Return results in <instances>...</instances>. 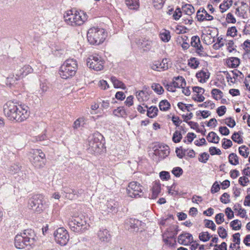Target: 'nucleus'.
I'll return each instance as SVG.
<instances>
[{"label": "nucleus", "mask_w": 250, "mask_h": 250, "mask_svg": "<svg viewBox=\"0 0 250 250\" xmlns=\"http://www.w3.org/2000/svg\"><path fill=\"white\" fill-rule=\"evenodd\" d=\"M3 112L9 120L17 122L25 121L30 114L29 108L27 105L10 101L4 104Z\"/></svg>", "instance_id": "nucleus-1"}, {"label": "nucleus", "mask_w": 250, "mask_h": 250, "mask_svg": "<svg viewBox=\"0 0 250 250\" xmlns=\"http://www.w3.org/2000/svg\"><path fill=\"white\" fill-rule=\"evenodd\" d=\"M65 23L69 26L76 27L83 25L88 19V16L83 11L68 10L63 15Z\"/></svg>", "instance_id": "nucleus-2"}, {"label": "nucleus", "mask_w": 250, "mask_h": 250, "mask_svg": "<svg viewBox=\"0 0 250 250\" xmlns=\"http://www.w3.org/2000/svg\"><path fill=\"white\" fill-rule=\"evenodd\" d=\"M36 235L31 229L25 230L21 234H17L15 238V246L16 248L22 249L31 246L35 241Z\"/></svg>", "instance_id": "nucleus-3"}, {"label": "nucleus", "mask_w": 250, "mask_h": 250, "mask_svg": "<svg viewBox=\"0 0 250 250\" xmlns=\"http://www.w3.org/2000/svg\"><path fill=\"white\" fill-rule=\"evenodd\" d=\"M107 37V33L104 29L93 27L88 29L87 38L88 42L93 45H99L104 42Z\"/></svg>", "instance_id": "nucleus-4"}, {"label": "nucleus", "mask_w": 250, "mask_h": 250, "mask_svg": "<svg viewBox=\"0 0 250 250\" xmlns=\"http://www.w3.org/2000/svg\"><path fill=\"white\" fill-rule=\"evenodd\" d=\"M77 62L75 60L67 59L61 66L60 69V75L62 78L68 79L74 76L77 69Z\"/></svg>", "instance_id": "nucleus-5"}, {"label": "nucleus", "mask_w": 250, "mask_h": 250, "mask_svg": "<svg viewBox=\"0 0 250 250\" xmlns=\"http://www.w3.org/2000/svg\"><path fill=\"white\" fill-rule=\"evenodd\" d=\"M47 207L46 201L41 194L33 196L28 201V208L37 213L42 212Z\"/></svg>", "instance_id": "nucleus-6"}, {"label": "nucleus", "mask_w": 250, "mask_h": 250, "mask_svg": "<svg viewBox=\"0 0 250 250\" xmlns=\"http://www.w3.org/2000/svg\"><path fill=\"white\" fill-rule=\"evenodd\" d=\"M30 161L36 168H42L45 165V155L41 149H33L29 153Z\"/></svg>", "instance_id": "nucleus-7"}, {"label": "nucleus", "mask_w": 250, "mask_h": 250, "mask_svg": "<svg viewBox=\"0 0 250 250\" xmlns=\"http://www.w3.org/2000/svg\"><path fill=\"white\" fill-rule=\"evenodd\" d=\"M68 224L70 229L74 232L83 231L88 227L86 218L83 216L72 217L69 219Z\"/></svg>", "instance_id": "nucleus-8"}, {"label": "nucleus", "mask_w": 250, "mask_h": 250, "mask_svg": "<svg viewBox=\"0 0 250 250\" xmlns=\"http://www.w3.org/2000/svg\"><path fill=\"white\" fill-rule=\"evenodd\" d=\"M56 243L61 246H65L69 240L68 231L64 228H59L55 230L53 233Z\"/></svg>", "instance_id": "nucleus-9"}, {"label": "nucleus", "mask_w": 250, "mask_h": 250, "mask_svg": "<svg viewBox=\"0 0 250 250\" xmlns=\"http://www.w3.org/2000/svg\"><path fill=\"white\" fill-rule=\"evenodd\" d=\"M87 65L96 71H101L104 68V61L98 54L90 55L87 59Z\"/></svg>", "instance_id": "nucleus-10"}, {"label": "nucleus", "mask_w": 250, "mask_h": 250, "mask_svg": "<svg viewBox=\"0 0 250 250\" xmlns=\"http://www.w3.org/2000/svg\"><path fill=\"white\" fill-rule=\"evenodd\" d=\"M126 190L128 196L131 198L140 197L143 194L142 186L136 181L130 182Z\"/></svg>", "instance_id": "nucleus-11"}, {"label": "nucleus", "mask_w": 250, "mask_h": 250, "mask_svg": "<svg viewBox=\"0 0 250 250\" xmlns=\"http://www.w3.org/2000/svg\"><path fill=\"white\" fill-rule=\"evenodd\" d=\"M102 138L103 136L99 133L94 134L90 138L89 140V146L91 150L94 152H99L100 147L103 146L100 141Z\"/></svg>", "instance_id": "nucleus-12"}, {"label": "nucleus", "mask_w": 250, "mask_h": 250, "mask_svg": "<svg viewBox=\"0 0 250 250\" xmlns=\"http://www.w3.org/2000/svg\"><path fill=\"white\" fill-rule=\"evenodd\" d=\"M177 242L180 245L188 246L193 242V237L191 234L187 232H183L178 236Z\"/></svg>", "instance_id": "nucleus-13"}, {"label": "nucleus", "mask_w": 250, "mask_h": 250, "mask_svg": "<svg viewBox=\"0 0 250 250\" xmlns=\"http://www.w3.org/2000/svg\"><path fill=\"white\" fill-rule=\"evenodd\" d=\"M197 20L199 21H211L213 20V16L204 8H200L196 14Z\"/></svg>", "instance_id": "nucleus-14"}, {"label": "nucleus", "mask_w": 250, "mask_h": 250, "mask_svg": "<svg viewBox=\"0 0 250 250\" xmlns=\"http://www.w3.org/2000/svg\"><path fill=\"white\" fill-rule=\"evenodd\" d=\"M118 206V204L114 200L110 199L108 200L106 204L101 206L102 211L108 213L111 211H115Z\"/></svg>", "instance_id": "nucleus-15"}, {"label": "nucleus", "mask_w": 250, "mask_h": 250, "mask_svg": "<svg viewBox=\"0 0 250 250\" xmlns=\"http://www.w3.org/2000/svg\"><path fill=\"white\" fill-rule=\"evenodd\" d=\"M151 68L155 71H162L167 69L168 65L167 59H163L162 61H158L154 62L151 66Z\"/></svg>", "instance_id": "nucleus-16"}, {"label": "nucleus", "mask_w": 250, "mask_h": 250, "mask_svg": "<svg viewBox=\"0 0 250 250\" xmlns=\"http://www.w3.org/2000/svg\"><path fill=\"white\" fill-rule=\"evenodd\" d=\"M191 45L196 48V52L200 55H204V48L201 44L200 38L198 36H193L191 39Z\"/></svg>", "instance_id": "nucleus-17"}, {"label": "nucleus", "mask_w": 250, "mask_h": 250, "mask_svg": "<svg viewBox=\"0 0 250 250\" xmlns=\"http://www.w3.org/2000/svg\"><path fill=\"white\" fill-rule=\"evenodd\" d=\"M33 68L29 65H25L23 67L16 70L18 79H22L33 71Z\"/></svg>", "instance_id": "nucleus-18"}, {"label": "nucleus", "mask_w": 250, "mask_h": 250, "mask_svg": "<svg viewBox=\"0 0 250 250\" xmlns=\"http://www.w3.org/2000/svg\"><path fill=\"white\" fill-rule=\"evenodd\" d=\"M78 191L71 189L67 187L63 188L62 190V194L65 196V198L70 200H73L78 197Z\"/></svg>", "instance_id": "nucleus-19"}, {"label": "nucleus", "mask_w": 250, "mask_h": 250, "mask_svg": "<svg viewBox=\"0 0 250 250\" xmlns=\"http://www.w3.org/2000/svg\"><path fill=\"white\" fill-rule=\"evenodd\" d=\"M209 76L210 73L206 69H204L198 71L196 74V77L198 81L202 83H206L209 79Z\"/></svg>", "instance_id": "nucleus-20"}, {"label": "nucleus", "mask_w": 250, "mask_h": 250, "mask_svg": "<svg viewBox=\"0 0 250 250\" xmlns=\"http://www.w3.org/2000/svg\"><path fill=\"white\" fill-rule=\"evenodd\" d=\"M136 43L144 50L149 49L152 44V42L145 38L139 39L136 41Z\"/></svg>", "instance_id": "nucleus-21"}, {"label": "nucleus", "mask_w": 250, "mask_h": 250, "mask_svg": "<svg viewBox=\"0 0 250 250\" xmlns=\"http://www.w3.org/2000/svg\"><path fill=\"white\" fill-rule=\"evenodd\" d=\"M99 239L103 242H108L110 240V235L106 229L100 230L98 233Z\"/></svg>", "instance_id": "nucleus-22"}, {"label": "nucleus", "mask_w": 250, "mask_h": 250, "mask_svg": "<svg viewBox=\"0 0 250 250\" xmlns=\"http://www.w3.org/2000/svg\"><path fill=\"white\" fill-rule=\"evenodd\" d=\"M135 95L138 101L140 103L147 101L149 99L147 92L144 90L136 91Z\"/></svg>", "instance_id": "nucleus-23"}, {"label": "nucleus", "mask_w": 250, "mask_h": 250, "mask_svg": "<svg viewBox=\"0 0 250 250\" xmlns=\"http://www.w3.org/2000/svg\"><path fill=\"white\" fill-rule=\"evenodd\" d=\"M172 82L176 88L183 87V86H186V81L182 76L174 77Z\"/></svg>", "instance_id": "nucleus-24"}, {"label": "nucleus", "mask_w": 250, "mask_h": 250, "mask_svg": "<svg viewBox=\"0 0 250 250\" xmlns=\"http://www.w3.org/2000/svg\"><path fill=\"white\" fill-rule=\"evenodd\" d=\"M127 7L131 10H137L140 6L139 0H125Z\"/></svg>", "instance_id": "nucleus-25"}, {"label": "nucleus", "mask_w": 250, "mask_h": 250, "mask_svg": "<svg viewBox=\"0 0 250 250\" xmlns=\"http://www.w3.org/2000/svg\"><path fill=\"white\" fill-rule=\"evenodd\" d=\"M227 65L231 68H236L240 64V59L237 57H230L226 61Z\"/></svg>", "instance_id": "nucleus-26"}, {"label": "nucleus", "mask_w": 250, "mask_h": 250, "mask_svg": "<svg viewBox=\"0 0 250 250\" xmlns=\"http://www.w3.org/2000/svg\"><path fill=\"white\" fill-rule=\"evenodd\" d=\"M182 12L188 16H190L195 12L194 7L189 4H186L182 7Z\"/></svg>", "instance_id": "nucleus-27"}, {"label": "nucleus", "mask_w": 250, "mask_h": 250, "mask_svg": "<svg viewBox=\"0 0 250 250\" xmlns=\"http://www.w3.org/2000/svg\"><path fill=\"white\" fill-rule=\"evenodd\" d=\"M159 37L163 42H167L171 39L170 33L167 30L162 29L160 32Z\"/></svg>", "instance_id": "nucleus-28"}, {"label": "nucleus", "mask_w": 250, "mask_h": 250, "mask_svg": "<svg viewBox=\"0 0 250 250\" xmlns=\"http://www.w3.org/2000/svg\"><path fill=\"white\" fill-rule=\"evenodd\" d=\"M178 231V226L176 225H171L167 229V237L173 238L176 235H177Z\"/></svg>", "instance_id": "nucleus-29"}, {"label": "nucleus", "mask_w": 250, "mask_h": 250, "mask_svg": "<svg viewBox=\"0 0 250 250\" xmlns=\"http://www.w3.org/2000/svg\"><path fill=\"white\" fill-rule=\"evenodd\" d=\"M169 153L168 146H164L163 149H160L155 150V154L158 155L161 159L165 158L169 154Z\"/></svg>", "instance_id": "nucleus-30"}, {"label": "nucleus", "mask_w": 250, "mask_h": 250, "mask_svg": "<svg viewBox=\"0 0 250 250\" xmlns=\"http://www.w3.org/2000/svg\"><path fill=\"white\" fill-rule=\"evenodd\" d=\"M235 15L243 19H245L247 17V12L245 8L242 6L238 7L235 11Z\"/></svg>", "instance_id": "nucleus-31"}, {"label": "nucleus", "mask_w": 250, "mask_h": 250, "mask_svg": "<svg viewBox=\"0 0 250 250\" xmlns=\"http://www.w3.org/2000/svg\"><path fill=\"white\" fill-rule=\"evenodd\" d=\"M232 0H224L219 6L221 12L224 13L226 12L232 6Z\"/></svg>", "instance_id": "nucleus-32"}, {"label": "nucleus", "mask_w": 250, "mask_h": 250, "mask_svg": "<svg viewBox=\"0 0 250 250\" xmlns=\"http://www.w3.org/2000/svg\"><path fill=\"white\" fill-rule=\"evenodd\" d=\"M161 190V187L160 184L157 182H155L154 183H153L152 188V197L156 198L160 193Z\"/></svg>", "instance_id": "nucleus-33"}, {"label": "nucleus", "mask_w": 250, "mask_h": 250, "mask_svg": "<svg viewBox=\"0 0 250 250\" xmlns=\"http://www.w3.org/2000/svg\"><path fill=\"white\" fill-rule=\"evenodd\" d=\"M113 114L118 117H125L127 114L124 107L120 106L113 111Z\"/></svg>", "instance_id": "nucleus-34"}, {"label": "nucleus", "mask_w": 250, "mask_h": 250, "mask_svg": "<svg viewBox=\"0 0 250 250\" xmlns=\"http://www.w3.org/2000/svg\"><path fill=\"white\" fill-rule=\"evenodd\" d=\"M110 79L115 88H121L123 89H125L126 87L124 83L117 79L115 77L112 76L111 77Z\"/></svg>", "instance_id": "nucleus-35"}, {"label": "nucleus", "mask_w": 250, "mask_h": 250, "mask_svg": "<svg viewBox=\"0 0 250 250\" xmlns=\"http://www.w3.org/2000/svg\"><path fill=\"white\" fill-rule=\"evenodd\" d=\"M188 65L192 69H196L200 64L198 59L195 57H191L188 60Z\"/></svg>", "instance_id": "nucleus-36"}, {"label": "nucleus", "mask_w": 250, "mask_h": 250, "mask_svg": "<svg viewBox=\"0 0 250 250\" xmlns=\"http://www.w3.org/2000/svg\"><path fill=\"white\" fill-rule=\"evenodd\" d=\"M207 138L209 142L215 144L218 143L220 140V138L216 133L212 131L208 133Z\"/></svg>", "instance_id": "nucleus-37"}, {"label": "nucleus", "mask_w": 250, "mask_h": 250, "mask_svg": "<svg viewBox=\"0 0 250 250\" xmlns=\"http://www.w3.org/2000/svg\"><path fill=\"white\" fill-rule=\"evenodd\" d=\"M151 88L158 95H162L164 92V89L160 84L153 83L151 85Z\"/></svg>", "instance_id": "nucleus-38"}, {"label": "nucleus", "mask_w": 250, "mask_h": 250, "mask_svg": "<svg viewBox=\"0 0 250 250\" xmlns=\"http://www.w3.org/2000/svg\"><path fill=\"white\" fill-rule=\"evenodd\" d=\"M234 210L237 212L238 215H239L242 218H245L246 216V211L242 208L240 205H235L233 207Z\"/></svg>", "instance_id": "nucleus-39"}, {"label": "nucleus", "mask_w": 250, "mask_h": 250, "mask_svg": "<svg viewBox=\"0 0 250 250\" xmlns=\"http://www.w3.org/2000/svg\"><path fill=\"white\" fill-rule=\"evenodd\" d=\"M159 106L161 111H167L170 109L171 106L167 100H164L160 102Z\"/></svg>", "instance_id": "nucleus-40"}, {"label": "nucleus", "mask_w": 250, "mask_h": 250, "mask_svg": "<svg viewBox=\"0 0 250 250\" xmlns=\"http://www.w3.org/2000/svg\"><path fill=\"white\" fill-rule=\"evenodd\" d=\"M147 109V115L149 117L153 118L157 115L158 109L156 106H152Z\"/></svg>", "instance_id": "nucleus-41"}, {"label": "nucleus", "mask_w": 250, "mask_h": 250, "mask_svg": "<svg viewBox=\"0 0 250 250\" xmlns=\"http://www.w3.org/2000/svg\"><path fill=\"white\" fill-rule=\"evenodd\" d=\"M211 94L213 98L216 100H220L223 96V92L217 88H214L212 90Z\"/></svg>", "instance_id": "nucleus-42"}, {"label": "nucleus", "mask_w": 250, "mask_h": 250, "mask_svg": "<svg viewBox=\"0 0 250 250\" xmlns=\"http://www.w3.org/2000/svg\"><path fill=\"white\" fill-rule=\"evenodd\" d=\"M85 119L84 117H81L77 119L74 123L73 127L75 129H78L82 126L85 124Z\"/></svg>", "instance_id": "nucleus-43"}, {"label": "nucleus", "mask_w": 250, "mask_h": 250, "mask_svg": "<svg viewBox=\"0 0 250 250\" xmlns=\"http://www.w3.org/2000/svg\"><path fill=\"white\" fill-rule=\"evenodd\" d=\"M126 223L129 224V229H132L133 231H137L138 230V224L140 223L138 220L130 219L129 220H127Z\"/></svg>", "instance_id": "nucleus-44"}, {"label": "nucleus", "mask_w": 250, "mask_h": 250, "mask_svg": "<svg viewBox=\"0 0 250 250\" xmlns=\"http://www.w3.org/2000/svg\"><path fill=\"white\" fill-rule=\"evenodd\" d=\"M211 235L208 231H203L199 233V239L203 242H207L211 238Z\"/></svg>", "instance_id": "nucleus-45"}, {"label": "nucleus", "mask_w": 250, "mask_h": 250, "mask_svg": "<svg viewBox=\"0 0 250 250\" xmlns=\"http://www.w3.org/2000/svg\"><path fill=\"white\" fill-rule=\"evenodd\" d=\"M229 162L232 165H237L239 164L238 157L235 153H231L229 156Z\"/></svg>", "instance_id": "nucleus-46"}, {"label": "nucleus", "mask_w": 250, "mask_h": 250, "mask_svg": "<svg viewBox=\"0 0 250 250\" xmlns=\"http://www.w3.org/2000/svg\"><path fill=\"white\" fill-rule=\"evenodd\" d=\"M230 226L232 229L235 230H239L241 227V222L239 220H234L230 223Z\"/></svg>", "instance_id": "nucleus-47"}, {"label": "nucleus", "mask_w": 250, "mask_h": 250, "mask_svg": "<svg viewBox=\"0 0 250 250\" xmlns=\"http://www.w3.org/2000/svg\"><path fill=\"white\" fill-rule=\"evenodd\" d=\"M18 76L17 75V73L15 72V75H13L11 76H9L7 78V82L10 85H14L17 83V82L20 80L21 79H18Z\"/></svg>", "instance_id": "nucleus-48"}, {"label": "nucleus", "mask_w": 250, "mask_h": 250, "mask_svg": "<svg viewBox=\"0 0 250 250\" xmlns=\"http://www.w3.org/2000/svg\"><path fill=\"white\" fill-rule=\"evenodd\" d=\"M240 234L239 233H236L232 235V242L231 243V247L234 246L235 245H240Z\"/></svg>", "instance_id": "nucleus-49"}, {"label": "nucleus", "mask_w": 250, "mask_h": 250, "mask_svg": "<svg viewBox=\"0 0 250 250\" xmlns=\"http://www.w3.org/2000/svg\"><path fill=\"white\" fill-rule=\"evenodd\" d=\"M248 150V148L247 147L245 146H242L239 148V154L244 157L247 158L249 154Z\"/></svg>", "instance_id": "nucleus-50"}, {"label": "nucleus", "mask_w": 250, "mask_h": 250, "mask_svg": "<svg viewBox=\"0 0 250 250\" xmlns=\"http://www.w3.org/2000/svg\"><path fill=\"white\" fill-rule=\"evenodd\" d=\"M182 138V135L181 132L178 130L175 131L172 136V141L174 143H177L181 141Z\"/></svg>", "instance_id": "nucleus-51"}, {"label": "nucleus", "mask_w": 250, "mask_h": 250, "mask_svg": "<svg viewBox=\"0 0 250 250\" xmlns=\"http://www.w3.org/2000/svg\"><path fill=\"white\" fill-rule=\"evenodd\" d=\"M204 222L205 226L206 228L210 229L213 231H215L216 230V225L212 220L206 219Z\"/></svg>", "instance_id": "nucleus-52"}, {"label": "nucleus", "mask_w": 250, "mask_h": 250, "mask_svg": "<svg viewBox=\"0 0 250 250\" xmlns=\"http://www.w3.org/2000/svg\"><path fill=\"white\" fill-rule=\"evenodd\" d=\"M196 115L200 119H201L200 117H202L203 118L205 119V118H207V117H208L210 115V113L208 111L199 110L196 112Z\"/></svg>", "instance_id": "nucleus-53"}, {"label": "nucleus", "mask_w": 250, "mask_h": 250, "mask_svg": "<svg viewBox=\"0 0 250 250\" xmlns=\"http://www.w3.org/2000/svg\"><path fill=\"white\" fill-rule=\"evenodd\" d=\"M237 30L236 27L232 26L228 28L227 32V36L234 37L237 35Z\"/></svg>", "instance_id": "nucleus-54"}, {"label": "nucleus", "mask_w": 250, "mask_h": 250, "mask_svg": "<svg viewBox=\"0 0 250 250\" xmlns=\"http://www.w3.org/2000/svg\"><path fill=\"white\" fill-rule=\"evenodd\" d=\"M227 49L229 52H232L235 50L236 46L234 45V42L232 40H229L226 43Z\"/></svg>", "instance_id": "nucleus-55"}, {"label": "nucleus", "mask_w": 250, "mask_h": 250, "mask_svg": "<svg viewBox=\"0 0 250 250\" xmlns=\"http://www.w3.org/2000/svg\"><path fill=\"white\" fill-rule=\"evenodd\" d=\"M226 20L228 23H235L236 22V19L234 15L230 12L227 14Z\"/></svg>", "instance_id": "nucleus-56"}, {"label": "nucleus", "mask_w": 250, "mask_h": 250, "mask_svg": "<svg viewBox=\"0 0 250 250\" xmlns=\"http://www.w3.org/2000/svg\"><path fill=\"white\" fill-rule=\"evenodd\" d=\"M182 11L180 8H177L173 14V18L175 20H178L182 17Z\"/></svg>", "instance_id": "nucleus-57"}, {"label": "nucleus", "mask_w": 250, "mask_h": 250, "mask_svg": "<svg viewBox=\"0 0 250 250\" xmlns=\"http://www.w3.org/2000/svg\"><path fill=\"white\" fill-rule=\"evenodd\" d=\"M224 215L223 213H220L217 214L215 217V220L216 223L218 225H220L221 224H222L224 221Z\"/></svg>", "instance_id": "nucleus-58"}, {"label": "nucleus", "mask_w": 250, "mask_h": 250, "mask_svg": "<svg viewBox=\"0 0 250 250\" xmlns=\"http://www.w3.org/2000/svg\"><path fill=\"white\" fill-rule=\"evenodd\" d=\"M239 183L242 186L245 187L247 186L250 180L249 178L244 176H241L239 178L238 180Z\"/></svg>", "instance_id": "nucleus-59"}, {"label": "nucleus", "mask_w": 250, "mask_h": 250, "mask_svg": "<svg viewBox=\"0 0 250 250\" xmlns=\"http://www.w3.org/2000/svg\"><path fill=\"white\" fill-rule=\"evenodd\" d=\"M98 86L101 89L105 90L109 87L107 82L104 80H100L98 83Z\"/></svg>", "instance_id": "nucleus-60"}, {"label": "nucleus", "mask_w": 250, "mask_h": 250, "mask_svg": "<svg viewBox=\"0 0 250 250\" xmlns=\"http://www.w3.org/2000/svg\"><path fill=\"white\" fill-rule=\"evenodd\" d=\"M196 137V135L194 133H188L184 142L191 143Z\"/></svg>", "instance_id": "nucleus-61"}, {"label": "nucleus", "mask_w": 250, "mask_h": 250, "mask_svg": "<svg viewBox=\"0 0 250 250\" xmlns=\"http://www.w3.org/2000/svg\"><path fill=\"white\" fill-rule=\"evenodd\" d=\"M218 233L219 236L222 238H225L227 236V230L222 227H220L218 228Z\"/></svg>", "instance_id": "nucleus-62"}, {"label": "nucleus", "mask_w": 250, "mask_h": 250, "mask_svg": "<svg viewBox=\"0 0 250 250\" xmlns=\"http://www.w3.org/2000/svg\"><path fill=\"white\" fill-rule=\"evenodd\" d=\"M172 173L176 177H180L183 173V170L180 167H174L172 170Z\"/></svg>", "instance_id": "nucleus-63"}, {"label": "nucleus", "mask_w": 250, "mask_h": 250, "mask_svg": "<svg viewBox=\"0 0 250 250\" xmlns=\"http://www.w3.org/2000/svg\"><path fill=\"white\" fill-rule=\"evenodd\" d=\"M220 201L225 204L229 203L230 201L229 195L227 193H223L220 197Z\"/></svg>", "instance_id": "nucleus-64"}]
</instances>
